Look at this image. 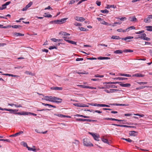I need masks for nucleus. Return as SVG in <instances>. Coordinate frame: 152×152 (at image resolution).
<instances>
[{
    "mask_svg": "<svg viewBox=\"0 0 152 152\" xmlns=\"http://www.w3.org/2000/svg\"><path fill=\"white\" fill-rule=\"evenodd\" d=\"M133 114H134L133 113H132L131 114H130V113L125 114H124V115L125 116H129L130 115H133Z\"/></svg>",
    "mask_w": 152,
    "mask_h": 152,
    "instance_id": "6e6d98bb",
    "label": "nucleus"
},
{
    "mask_svg": "<svg viewBox=\"0 0 152 152\" xmlns=\"http://www.w3.org/2000/svg\"><path fill=\"white\" fill-rule=\"evenodd\" d=\"M101 13H108L109 11L107 10H101Z\"/></svg>",
    "mask_w": 152,
    "mask_h": 152,
    "instance_id": "a18cd8bd",
    "label": "nucleus"
},
{
    "mask_svg": "<svg viewBox=\"0 0 152 152\" xmlns=\"http://www.w3.org/2000/svg\"><path fill=\"white\" fill-rule=\"evenodd\" d=\"M23 133V131H20L18 132L15 133V135L16 136H18L20 135V134Z\"/></svg>",
    "mask_w": 152,
    "mask_h": 152,
    "instance_id": "de8ad7c7",
    "label": "nucleus"
},
{
    "mask_svg": "<svg viewBox=\"0 0 152 152\" xmlns=\"http://www.w3.org/2000/svg\"><path fill=\"white\" fill-rule=\"evenodd\" d=\"M32 4V2L31 1L26 6V7L23 8V9L22 10L23 11H26V10L27 9L29 8V7H30L31 5Z\"/></svg>",
    "mask_w": 152,
    "mask_h": 152,
    "instance_id": "6e6552de",
    "label": "nucleus"
},
{
    "mask_svg": "<svg viewBox=\"0 0 152 152\" xmlns=\"http://www.w3.org/2000/svg\"><path fill=\"white\" fill-rule=\"evenodd\" d=\"M133 115H136L140 117H143L144 116V115L142 114H139V113L134 114Z\"/></svg>",
    "mask_w": 152,
    "mask_h": 152,
    "instance_id": "c03bdc74",
    "label": "nucleus"
},
{
    "mask_svg": "<svg viewBox=\"0 0 152 152\" xmlns=\"http://www.w3.org/2000/svg\"><path fill=\"white\" fill-rule=\"evenodd\" d=\"M55 115H56L57 116H58L59 117H60L61 118L70 117L69 116H66V115H62V114H55Z\"/></svg>",
    "mask_w": 152,
    "mask_h": 152,
    "instance_id": "f3484780",
    "label": "nucleus"
},
{
    "mask_svg": "<svg viewBox=\"0 0 152 152\" xmlns=\"http://www.w3.org/2000/svg\"><path fill=\"white\" fill-rule=\"evenodd\" d=\"M114 80H125L127 79V78L122 77H115L113 78Z\"/></svg>",
    "mask_w": 152,
    "mask_h": 152,
    "instance_id": "2eb2a0df",
    "label": "nucleus"
},
{
    "mask_svg": "<svg viewBox=\"0 0 152 152\" xmlns=\"http://www.w3.org/2000/svg\"><path fill=\"white\" fill-rule=\"evenodd\" d=\"M14 106L16 107H22V106L20 104H18V105L15 104L14 105Z\"/></svg>",
    "mask_w": 152,
    "mask_h": 152,
    "instance_id": "338daca9",
    "label": "nucleus"
},
{
    "mask_svg": "<svg viewBox=\"0 0 152 152\" xmlns=\"http://www.w3.org/2000/svg\"><path fill=\"white\" fill-rule=\"evenodd\" d=\"M52 22V23L53 22L57 24H61L60 20H56Z\"/></svg>",
    "mask_w": 152,
    "mask_h": 152,
    "instance_id": "49530a36",
    "label": "nucleus"
},
{
    "mask_svg": "<svg viewBox=\"0 0 152 152\" xmlns=\"http://www.w3.org/2000/svg\"><path fill=\"white\" fill-rule=\"evenodd\" d=\"M118 91V90L115 89H110V90L105 89L104 90V91L108 93L114 92H115V91Z\"/></svg>",
    "mask_w": 152,
    "mask_h": 152,
    "instance_id": "9b49d317",
    "label": "nucleus"
},
{
    "mask_svg": "<svg viewBox=\"0 0 152 152\" xmlns=\"http://www.w3.org/2000/svg\"><path fill=\"white\" fill-rule=\"evenodd\" d=\"M83 143L84 145L86 146L91 147L93 146V144L91 143L90 142L89 140L87 138H85L83 139Z\"/></svg>",
    "mask_w": 152,
    "mask_h": 152,
    "instance_id": "7ed1b4c3",
    "label": "nucleus"
},
{
    "mask_svg": "<svg viewBox=\"0 0 152 152\" xmlns=\"http://www.w3.org/2000/svg\"><path fill=\"white\" fill-rule=\"evenodd\" d=\"M145 87L151 88V86H141L140 87H138V88H136V90H139L141 89H143V88H144Z\"/></svg>",
    "mask_w": 152,
    "mask_h": 152,
    "instance_id": "6ab92c4d",
    "label": "nucleus"
},
{
    "mask_svg": "<svg viewBox=\"0 0 152 152\" xmlns=\"http://www.w3.org/2000/svg\"><path fill=\"white\" fill-rule=\"evenodd\" d=\"M74 25L77 26H81V23L77 22H75L74 23Z\"/></svg>",
    "mask_w": 152,
    "mask_h": 152,
    "instance_id": "603ef678",
    "label": "nucleus"
},
{
    "mask_svg": "<svg viewBox=\"0 0 152 152\" xmlns=\"http://www.w3.org/2000/svg\"><path fill=\"white\" fill-rule=\"evenodd\" d=\"M144 21L145 23L150 22V18H149V17L148 16V18H145L144 20Z\"/></svg>",
    "mask_w": 152,
    "mask_h": 152,
    "instance_id": "f704fd0d",
    "label": "nucleus"
},
{
    "mask_svg": "<svg viewBox=\"0 0 152 152\" xmlns=\"http://www.w3.org/2000/svg\"><path fill=\"white\" fill-rule=\"evenodd\" d=\"M25 73L27 75H33V74L32 73L28 71H26Z\"/></svg>",
    "mask_w": 152,
    "mask_h": 152,
    "instance_id": "0e129e2a",
    "label": "nucleus"
},
{
    "mask_svg": "<svg viewBox=\"0 0 152 152\" xmlns=\"http://www.w3.org/2000/svg\"><path fill=\"white\" fill-rule=\"evenodd\" d=\"M89 133L92 135L95 140L98 141L99 140L98 139L99 138V136L96 135L95 134L92 133Z\"/></svg>",
    "mask_w": 152,
    "mask_h": 152,
    "instance_id": "9d476101",
    "label": "nucleus"
},
{
    "mask_svg": "<svg viewBox=\"0 0 152 152\" xmlns=\"http://www.w3.org/2000/svg\"><path fill=\"white\" fill-rule=\"evenodd\" d=\"M143 39L146 40V41H149L150 40V39L148 37H144Z\"/></svg>",
    "mask_w": 152,
    "mask_h": 152,
    "instance_id": "680f3d73",
    "label": "nucleus"
},
{
    "mask_svg": "<svg viewBox=\"0 0 152 152\" xmlns=\"http://www.w3.org/2000/svg\"><path fill=\"white\" fill-rule=\"evenodd\" d=\"M127 28L128 29V30H129H129H131V29H135V27L133 26H131L129 27V28Z\"/></svg>",
    "mask_w": 152,
    "mask_h": 152,
    "instance_id": "8fccbe9b",
    "label": "nucleus"
},
{
    "mask_svg": "<svg viewBox=\"0 0 152 152\" xmlns=\"http://www.w3.org/2000/svg\"><path fill=\"white\" fill-rule=\"evenodd\" d=\"M102 140L104 142L107 143L108 144H109L108 140L107 139L104 138H102Z\"/></svg>",
    "mask_w": 152,
    "mask_h": 152,
    "instance_id": "a19ab883",
    "label": "nucleus"
},
{
    "mask_svg": "<svg viewBox=\"0 0 152 152\" xmlns=\"http://www.w3.org/2000/svg\"><path fill=\"white\" fill-rule=\"evenodd\" d=\"M120 83H121V82H108V83H104L103 84H115L116 83L120 84Z\"/></svg>",
    "mask_w": 152,
    "mask_h": 152,
    "instance_id": "2f4dec72",
    "label": "nucleus"
},
{
    "mask_svg": "<svg viewBox=\"0 0 152 152\" xmlns=\"http://www.w3.org/2000/svg\"><path fill=\"white\" fill-rule=\"evenodd\" d=\"M21 27V26H20L17 25L12 26V27L13 28H19V27Z\"/></svg>",
    "mask_w": 152,
    "mask_h": 152,
    "instance_id": "5fc2aeb1",
    "label": "nucleus"
},
{
    "mask_svg": "<svg viewBox=\"0 0 152 152\" xmlns=\"http://www.w3.org/2000/svg\"><path fill=\"white\" fill-rule=\"evenodd\" d=\"M98 88L100 89H105L106 88V85H104V86H98Z\"/></svg>",
    "mask_w": 152,
    "mask_h": 152,
    "instance_id": "09e8293b",
    "label": "nucleus"
},
{
    "mask_svg": "<svg viewBox=\"0 0 152 152\" xmlns=\"http://www.w3.org/2000/svg\"><path fill=\"white\" fill-rule=\"evenodd\" d=\"M91 105L94 106H95L101 107H102V104H96V103L94 104H91Z\"/></svg>",
    "mask_w": 152,
    "mask_h": 152,
    "instance_id": "37998d69",
    "label": "nucleus"
},
{
    "mask_svg": "<svg viewBox=\"0 0 152 152\" xmlns=\"http://www.w3.org/2000/svg\"><path fill=\"white\" fill-rule=\"evenodd\" d=\"M4 110H6V111H9L13 112V109H12L4 108Z\"/></svg>",
    "mask_w": 152,
    "mask_h": 152,
    "instance_id": "4d7b16f0",
    "label": "nucleus"
},
{
    "mask_svg": "<svg viewBox=\"0 0 152 152\" xmlns=\"http://www.w3.org/2000/svg\"><path fill=\"white\" fill-rule=\"evenodd\" d=\"M51 89L53 90H62L63 88L62 87H53L51 88Z\"/></svg>",
    "mask_w": 152,
    "mask_h": 152,
    "instance_id": "ddd939ff",
    "label": "nucleus"
},
{
    "mask_svg": "<svg viewBox=\"0 0 152 152\" xmlns=\"http://www.w3.org/2000/svg\"><path fill=\"white\" fill-rule=\"evenodd\" d=\"M73 105L79 107H88V106L86 105L80 103H74Z\"/></svg>",
    "mask_w": 152,
    "mask_h": 152,
    "instance_id": "20e7f679",
    "label": "nucleus"
},
{
    "mask_svg": "<svg viewBox=\"0 0 152 152\" xmlns=\"http://www.w3.org/2000/svg\"><path fill=\"white\" fill-rule=\"evenodd\" d=\"M44 16L46 18H51L52 17L51 15L50 14H48L47 13H45L44 15Z\"/></svg>",
    "mask_w": 152,
    "mask_h": 152,
    "instance_id": "c756f323",
    "label": "nucleus"
},
{
    "mask_svg": "<svg viewBox=\"0 0 152 152\" xmlns=\"http://www.w3.org/2000/svg\"><path fill=\"white\" fill-rule=\"evenodd\" d=\"M14 35L15 36L17 37L18 36H23L24 35V34L20 33L15 32L14 33Z\"/></svg>",
    "mask_w": 152,
    "mask_h": 152,
    "instance_id": "4be33fe9",
    "label": "nucleus"
},
{
    "mask_svg": "<svg viewBox=\"0 0 152 152\" xmlns=\"http://www.w3.org/2000/svg\"><path fill=\"white\" fill-rule=\"evenodd\" d=\"M115 6H114V5H107V7H106V8L107 9H109L111 7H113L114 8H115Z\"/></svg>",
    "mask_w": 152,
    "mask_h": 152,
    "instance_id": "72a5a7b5",
    "label": "nucleus"
},
{
    "mask_svg": "<svg viewBox=\"0 0 152 152\" xmlns=\"http://www.w3.org/2000/svg\"><path fill=\"white\" fill-rule=\"evenodd\" d=\"M94 77H100L102 78L104 77V76L102 75H100L99 74H97L95 75Z\"/></svg>",
    "mask_w": 152,
    "mask_h": 152,
    "instance_id": "7c9ffc66",
    "label": "nucleus"
},
{
    "mask_svg": "<svg viewBox=\"0 0 152 152\" xmlns=\"http://www.w3.org/2000/svg\"><path fill=\"white\" fill-rule=\"evenodd\" d=\"M119 85L123 87H129L131 86V84L130 83L123 84L121 83Z\"/></svg>",
    "mask_w": 152,
    "mask_h": 152,
    "instance_id": "f8f14e48",
    "label": "nucleus"
},
{
    "mask_svg": "<svg viewBox=\"0 0 152 152\" xmlns=\"http://www.w3.org/2000/svg\"><path fill=\"white\" fill-rule=\"evenodd\" d=\"M117 18L118 19H120V20L122 21H124L126 19V18L125 17H122L121 18L118 17Z\"/></svg>",
    "mask_w": 152,
    "mask_h": 152,
    "instance_id": "864d4df0",
    "label": "nucleus"
},
{
    "mask_svg": "<svg viewBox=\"0 0 152 152\" xmlns=\"http://www.w3.org/2000/svg\"><path fill=\"white\" fill-rule=\"evenodd\" d=\"M146 28L147 31H152V26H146Z\"/></svg>",
    "mask_w": 152,
    "mask_h": 152,
    "instance_id": "a878e982",
    "label": "nucleus"
},
{
    "mask_svg": "<svg viewBox=\"0 0 152 152\" xmlns=\"http://www.w3.org/2000/svg\"><path fill=\"white\" fill-rule=\"evenodd\" d=\"M137 132L134 131H132L129 133V134L131 136H136L137 135Z\"/></svg>",
    "mask_w": 152,
    "mask_h": 152,
    "instance_id": "a211bd4d",
    "label": "nucleus"
},
{
    "mask_svg": "<svg viewBox=\"0 0 152 152\" xmlns=\"http://www.w3.org/2000/svg\"><path fill=\"white\" fill-rule=\"evenodd\" d=\"M42 99L47 101L56 102L57 103H61L62 101V99L59 98L51 96H43V98Z\"/></svg>",
    "mask_w": 152,
    "mask_h": 152,
    "instance_id": "f257e3e1",
    "label": "nucleus"
},
{
    "mask_svg": "<svg viewBox=\"0 0 152 152\" xmlns=\"http://www.w3.org/2000/svg\"><path fill=\"white\" fill-rule=\"evenodd\" d=\"M78 86L83 88H89L91 89H96V88L91 87L89 86H86L84 85H78Z\"/></svg>",
    "mask_w": 152,
    "mask_h": 152,
    "instance_id": "39448f33",
    "label": "nucleus"
},
{
    "mask_svg": "<svg viewBox=\"0 0 152 152\" xmlns=\"http://www.w3.org/2000/svg\"><path fill=\"white\" fill-rule=\"evenodd\" d=\"M59 34H61L62 35H63L64 36H69L70 35V34H69L68 33L66 32L63 31L60 32L59 33Z\"/></svg>",
    "mask_w": 152,
    "mask_h": 152,
    "instance_id": "393cba45",
    "label": "nucleus"
},
{
    "mask_svg": "<svg viewBox=\"0 0 152 152\" xmlns=\"http://www.w3.org/2000/svg\"><path fill=\"white\" fill-rule=\"evenodd\" d=\"M133 51L132 50L130 49H125L123 50V52L125 53L132 52Z\"/></svg>",
    "mask_w": 152,
    "mask_h": 152,
    "instance_id": "e433bc0d",
    "label": "nucleus"
},
{
    "mask_svg": "<svg viewBox=\"0 0 152 152\" xmlns=\"http://www.w3.org/2000/svg\"><path fill=\"white\" fill-rule=\"evenodd\" d=\"M133 77H143L144 75H142L141 74L137 73L133 75H132Z\"/></svg>",
    "mask_w": 152,
    "mask_h": 152,
    "instance_id": "b1692460",
    "label": "nucleus"
},
{
    "mask_svg": "<svg viewBox=\"0 0 152 152\" xmlns=\"http://www.w3.org/2000/svg\"><path fill=\"white\" fill-rule=\"evenodd\" d=\"M83 58H77L76 59V60L77 61H83Z\"/></svg>",
    "mask_w": 152,
    "mask_h": 152,
    "instance_id": "69168bd1",
    "label": "nucleus"
},
{
    "mask_svg": "<svg viewBox=\"0 0 152 152\" xmlns=\"http://www.w3.org/2000/svg\"><path fill=\"white\" fill-rule=\"evenodd\" d=\"M75 116L78 117H82L84 118H89V117L87 116H85L82 115H80L79 114H76L74 115Z\"/></svg>",
    "mask_w": 152,
    "mask_h": 152,
    "instance_id": "5701e85b",
    "label": "nucleus"
},
{
    "mask_svg": "<svg viewBox=\"0 0 152 152\" xmlns=\"http://www.w3.org/2000/svg\"><path fill=\"white\" fill-rule=\"evenodd\" d=\"M67 19V18H64L60 20L61 24L65 22V21Z\"/></svg>",
    "mask_w": 152,
    "mask_h": 152,
    "instance_id": "4c0bfd02",
    "label": "nucleus"
},
{
    "mask_svg": "<svg viewBox=\"0 0 152 152\" xmlns=\"http://www.w3.org/2000/svg\"><path fill=\"white\" fill-rule=\"evenodd\" d=\"M75 2V0H72L70 1L68 3L69 4H73Z\"/></svg>",
    "mask_w": 152,
    "mask_h": 152,
    "instance_id": "bf43d9fd",
    "label": "nucleus"
},
{
    "mask_svg": "<svg viewBox=\"0 0 152 152\" xmlns=\"http://www.w3.org/2000/svg\"><path fill=\"white\" fill-rule=\"evenodd\" d=\"M97 59L99 60H107L110 59V58L107 57H101L100 56L99 57H98L97 58Z\"/></svg>",
    "mask_w": 152,
    "mask_h": 152,
    "instance_id": "412c9836",
    "label": "nucleus"
},
{
    "mask_svg": "<svg viewBox=\"0 0 152 152\" xmlns=\"http://www.w3.org/2000/svg\"><path fill=\"white\" fill-rule=\"evenodd\" d=\"M27 148L28 150L29 151H36V149L34 148H31L29 147H27Z\"/></svg>",
    "mask_w": 152,
    "mask_h": 152,
    "instance_id": "79ce46f5",
    "label": "nucleus"
},
{
    "mask_svg": "<svg viewBox=\"0 0 152 152\" xmlns=\"http://www.w3.org/2000/svg\"><path fill=\"white\" fill-rule=\"evenodd\" d=\"M79 28L81 31H88V29L85 28L83 27H79Z\"/></svg>",
    "mask_w": 152,
    "mask_h": 152,
    "instance_id": "bb28decb",
    "label": "nucleus"
},
{
    "mask_svg": "<svg viewBox=\"0 0 152 152\" xmlns=\"http://www.w3.org/2000/svg\"><path fill=\"white\" fill-rule=\"evenodd\" d=\"M122 139L124 140H126V141H127V142H131L132 141L131 140L129 139V138L125 139V138H122Z\"/></svg>",
    "mask_w": 152,
    "mask_h": 152,
    "instance_id": "3c124183",
    "label": "nucleus"
},
{
    "mask_svg": "<svg viewBox=\"0 0 152 152\" xmlns=\"http://www.w3.org/2000/svg\"><path fill=\"white\" fill-rule=\"evenodd\" d=\"M51 40H52L55 42H57L60 41L61 40L60 39H57L54 38H52L50 39Z\"/></svg>",
    "mask_w": 152,
    "mask_h": 152,
    "instance_id": "473e14b6",
    "label": "nucleus"
},
{
    "mask_svg": "<svg viewBox=\"0 0 152 152\" xmlns=\"http://www.w3.org/2000/svg\"><path fill=\"white\" fill-rule=\"evenodd\" d=\"M72 143L76 145H78L80 143V142L78 140H75L72 142Z\"/></svg>",
    "mask_w": 152,
    "mask_h": 152,
    "instance_id": "58836bf2",
    "label": "nucleus"
},
{
    "mask_svg": "<svg viewBox=\"0 0 152 152\" xmlns=\"http://www.w3.org/2000/svg\"><path fill=\"white\" fill-rule=\"evenodd\" d=\"M144 32V31H143V30H142V31H140L138 32H135V34H141L142 33H143Z\"/></svg>",
    "mask_w": 152,
    "mask_h": 152,
    "instance_id": "13d9d810",
    "label": "nucleus"
},
{
    "mask_svg": "<svg viewBox=\"0 0 152 152\" xmlns=\"http://www.w3.org/2000/svg\"><path fill=\"white\" fill-rule=\"evenodd\" d=\"M54 49H57V48L55 46H51L49 48V49L50 50H52Z\"/></svg>",
    "mask_w": 152,
    "mask_h": 152,
    "instance_id": "052dcab7",
    "label": "nucleus"
},
{
    "mask_svg": "<svg viewBox=\"0 0 152 152\" xmlns=\"http://www.w3.org/2000/svg\"><path fill=\"white\" fill-rule=\"evenodd\" d=\"M111 38L112 39H121V38H120L118 36H113L111 37Z\"/></svg>",
    "mask_w": 152,
    "mask_h": 152,
    "instance_id": "c85d7f7f",
    "label": "nucleus"
},
{
    "mask_svg": "<svg viewBox=\"0 0 152 152\" xmlns=\"http://www.w3.org/2000/svg\"><path fill=\"white\" fill-rule=\"evenodd\" d=\"M96 4L98 6H99L101 5V2L97 1L96 2Z\"/></svg>",
    "mask_w": 152,
    "mask_h": 152,
    "instance_id": "774afa93",
    "label": "nucleus"
},
{
    "mask_svg": "<svg viewBox=\"0 0 152 152\" xmlns=\"http://www.w3.org/2000/svg\"><path fill=\"white\" fill-rule=\"evenodd\" d=\"M145 36H146V34L145 33H143L137 36H136L135 39L140 38L141 39H143L144 37H145Z\"/></svg>",
    "mask_w": 152,
    "mask_h": 152,
    "instance_id": "423d86ee",
    "label": "nucleus"
},
{
    "mask_svg": "<svg viewBox=\"0 0 152 152\" xmlns=\"http://www.w3.org/2000/svg\"><path fill=\"white\" fill-rule=\"evenodd\" d=\"M129 20L131 21L136 22L137 21V19L134 17H130L129 18Z\"/></svg>",
    "mask_w": 152,
    "mask_h": 152,
    "instance_id": "dca6fc26",
    "label": "nucleus"
},
{
    "mask_svg": "<svg viewBox=\"0 0 152 152\" xmlns=\"http://www.w3.org/2000/svg\"><path fill=\"white\" fill-rule=\"evenodd\" d=\"M75 18L76 20L80 22L84 21L85 20V19L82 17H79L76 16Z\"/></svg>",
    "mask_w": 152,
    "mask_h": 152,
    "instance_id": "1a4fd4ad",
    "label": "nucleus"
},
{
    "mask_svg": "<svg viewBox=\"0 0 152 152\" xmlns=\"http://www.w3.org/2000/svg\"><path fill=\"white\" fill-rule=\"evenodd\" d=\"M15 114L20 115H31L34 116L37 115V114L33 113L23 111L21 112H17L14 113Z\"/></svg>",
    "mask_w": 152,
    "mask_h": 152,
    "instance_id": "f03ea898",
    "label": "nucleus"
},
{
    "mask_svg": "<svg viewBox=\"0 0 152 152\" xmlns=\"http://www.w3.org/2000/svg\"><path fill=\"white\" fill-rule=\"evenodd\" d=\"M137 83L140 85H144L147 83V82H139Z\"/></svg>",
    "mask_w": 152,
    "mask_h": 152,
    "instance_id": "ea45409f",
    "label": "nucleus"
},
{
    "mask_svg": "<svg viewBox=\"0 0 152 152\" xmlns=\"http://www.w3.org/2000/svg\"><path fill=\"white\" fill-rule=\"evenodd\" d=\"M119 76H125L127 77H131V75L129 74H122V73H119L118 75Z\"/></svg>",
    "mask_w": 152,
    "mask_h": 152,
    "instance_id": "aec40b11",
    "label": "nucleus"
},
{
    "mask_svg": "<svg viewBox=\"0 0 152 152\" xmlns=\"http://www.w3.org/2000/svg\"><path fill=\"white\" fill-rule=\"evenodd\" d=\"M123 52H124L123 51H122L121 50H118L114 51V53L115 54H120L122 53Z\"/></svg>",
    "mask_w": 152,
    "mask_h": 152,
    "instance_id": "cd10ccee",
    "label": "nucleus"
},
{
    "mask_svg": "<svg viewBox=\"0 0 152 152\" xmlns=\"http://www.w3.org/2000/svg\"><path fill=\"white\" fill-rule=\"evenodd\" d=\"M133 37H131V36H128L126 37V40L127 39H133Z\"/></svg>",
    "mask_w": 152,
    "mask_h": 152,
    "instance_id": "e2e57ef3",
    "label": "nucleus"
},
{
    "mask_svg": "<svg viewBox=\"0 0 152 152\" xmlns=\"http://www.w3.org/2000/svg\"><path fill=\"white\" fill-rule=\"evenodd\" d=\"M67 37H63V38L65 39L64 40L65 41H66L67 42H68V43H71V44H73V45H77L76 44V43H77L76 42H75L74 41H72V40H67V39H66V38Z\"/></svg>",
    "mask_w": 152,
    "mask_h": 152,
    "instance_id": "0eeeda50",
    "label": "nucleus"
},
{
    "mask_svg": "<svg viewBox=\"0 0 152 152\" xmlns=\"http://www.w3.org/2000/svg\"><path fill=\"white\" fill-rule=\"evenodd\" d=\"M77 73L80 74H88V72H86V71H84L83 72H77Z\"/></svg>",
    "mask_w": 152,
    "mask_h": 152,
    "instance_id": "c9c22d12",
    "label": "nucleus"
},
{
    "mask_svg": "<svg viewBox=\"0 0 152 152\" xmlns=\"http://www.w3.org/2000/svg\"><path fill=\"white\" fill-rule=\"evenodd\" d=\"M117 87L115 85H110V84H106V88L109 89L110 88H117Z\"/></svg>",
    "mask_w": 152,
    "mask_h": 152,
    "instance_id": "4468645a",
    "label": "nucleus"
}]
</instances>
